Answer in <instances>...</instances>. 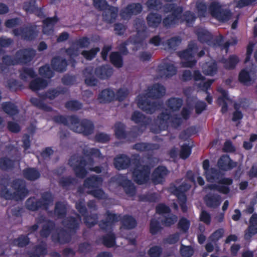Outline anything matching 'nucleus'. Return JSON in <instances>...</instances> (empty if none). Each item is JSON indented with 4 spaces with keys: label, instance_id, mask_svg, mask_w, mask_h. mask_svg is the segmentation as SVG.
<instances>
[{
    "label": "nucleus",
    "instance_id": "58",
    "mask_svg": "<svg viewBox=\"0 0 257 257\" xmlns=\"http://www.w3.org/2000/svg\"><path fill=\"white\" fill-rule=\"evenodd\" d=\"M84 222L86 225L90 227L94 225L97 222L98 216L96 214L92 215H84Z\"/></svg>",
    "mask_w": 257,
    "mask_h": 257
},
{
    "label": "nucleus",
    "instance_id": "29",
    "mask_svg": "<svg viewBox=\"0 0 257 257\" xmlns=\"http://www.w3.org/2000/svg\"><path fill=\"white\" fill-rule=\"evenodd\" d=\"M102 183V179L98 176L93 175L86 178L84 182L85 188L91 189L100 186Z\"/></svg>",
    "mask_w": 257,
    "mask_h": 257
},
{
    "label": "nucleus",
    "instance_id": "12",
    "mask_svg": "<svg viewBox=\"0 0 257 257\" xmlns=\"http://www.w3.org/2000/svg\"><path fill=\"white\" fill-rule=\"evenodd\" d=\"M177 67L170 62H164L158 65L156 70L157 78H169L176 75Z\"/></svg>",
    "mask_w": 257,
    "mask_h": 257
},
{
    "label": "nucleus",
    "instance_id": "40",
    "mask_svg": "<svg viewBox=\"0 0 257 257\" xmlns=\"http://www.w3.org/2000/svg\"><path fill=\"white\" fill-rule=\"evenodd\" d=\"M160 146L158 144H147L144 143H138L134 146V149L139 151L158 150Z\"/></svg>",
    "mask_w": 257,
    "mask_h": 257
},
{
    "label": "nucleus",
    "instance_id": "62",
    "mask_svg": "<svg viewBox=\"0 0 257 257\" xmlns=\"http://www.w3.org/2000/svg\"><path fill=\"white\" fill-rule=\"evenodd\" d=\"M100 51L99 48L96 47L93 48L89 51H83L81 54L83 57L88 60H92L96 55V54Z\"/></svg>",
    "mask_w": 257,
    "mask_h": 257
},
{
    "label": "nucleus",
    "instance_id": "53",
    "mask_svg": "<svg viewBox=\"0 0 257 257\" xmlns=\"http://www.w3.org/2000/svg\"><path fill=\"white\" fill-rule=\"evenodd\" d=\"M115 239L114 234L110 233L103 236L102 238V242L107 247H112L115 244Z\"/></svg>",
    "mask_w": 257,
    "mask_h": 257
},
{
    "label": "nucleus",
    "instance_id": "38",
    "mask_svg": "<svg viewBox=\"0 0 257 257\" xmlns=\"http://www.w3.org/2000/svg\"><path fill=\"white\" fill-rule=\"evenodd\" d=\"M202 67L203 73L207 75H213L217 71V64L213 61L204 64Z\"/></svg>",
    "mask_w": 257,
    "mask_h": 257
},
{
    "label": "nucleus",
    "instance_id": "37",
    "mask_svg": "<svg viewBox=\"0 0 257 257\" xmlns=\"http://www.w3.org/2000/svg\"><path fill=\"white\" fill-rule=\"evenodd\" d=\"M93 69L91 67H87L83 71L85 77V83L89 86H94L97 83V80L92 76Z\"/></svg>",
    "mask_w": 257,
    "mask_h": 257
},
{
    "label": "nucleus",
    "instance_id": "24",
    "mask_svg": "<svg viewBox=\"0 0 257 257\" xmlns=\"http://www.w3.org/2000/svg\"><path fill=\"white\" fill-rule=\"evenodd\" d=\"M204 201L208 207L216 208L220 205L221 198L217 194L209 193L204 197Z\"/></svg>",
    "mask_w": 257,
    "mask_h": 257
},
{
    "label": "nucleus",
    "instance_id": "59",
    "mask_svg": "<svg viewBox=\"0 0 257 257\" xmlns=\"http://www.w3.org/2000/svg\"><path fill=\"white\" fill-rule=\"evenodd\" d=\"M180 252L182 257H191L194 253V250L190 246H186L182 244Z\"/></svg>",
    "mask_w": 257,
    "mask_h": 257
},
{
    "label": "nucleus",
    "instance_id": "57",
    "mask_svg": "<svg viewBox=\"0 0 257 257\" xmlns=\"http://www.w3.org/2000/svg\"><path fill=\"white\" fill-rule=\"evenodd\" d=\"M149 10L158 11L161 9L162 4L159 0H149L146 4Z\"/></svg>",
    "mask_w": 257,
    "mask_h": 257
},
{
    "label": "nucleus",
    "instance_id": "35",
    "mask_svg": "<svg viewBox=\"0 0 257 257\" xmlns=\"http://www.w3.org/2000/svg\"><path fill=\"white\" fill-rule=\"evenodd\" d=\"M131 119L136 123H139L142 126H146L148 124L151 120L147 118L141 112L136 111H135L131 117Z\"/></svg>",
    "mask_w": 257,
    "mask_h": 257
},
{
    "label": "nucleus",
    "instance_id": "15",
    "mask_svg": "<svg viewBox=\"0 0 257 257\" xmlns=\"http://www.w3.org/2000/svg\"><path fill=\"white\" fill-rule=\"evenodd\" d=\"M158 213L162 214V222L165 226H169L174 224L177 220L176 216L169 213V208L164 204H161L156 207Z\"/></svg>",
    "mask_w": 257,
    "mask_h": 257
},
{
    "label": "nucleus",
    "instance_id": "55",
    "mask_svg": "<svg viewBox=\"0 0 257 257\" xmlns=\"http://www.w3.org/2000/svg\"><path fill=\"white\" fill-rule=\"evenodd\" d=\"M115 134L118 139H123L125 137V128L123 124L117 122L114 126Z\"/></svg>",
    "mask_w": 257,
    "mask_h": 257
},
{
    "label": "nucleus",
    "instance_id": "61",
    "mask_svg": "<svg viewBox=\"0 0 257 257\" xmlns=\"http://www.w3.org/2000/svg\"><path fill=\"white\" fill-rule=\"evenodd\" d=\"M59 94V91L57 89H49L47 92L44 94H41L40 95V98L44 100L48 98L51 100L54 99Z\"/></svg>",
    "mask_w": 257,
    "mask_h": 257
},
{
    "label": "nucleus",
    "instance_id": "44",
    "mask_svg": "<svg viewBox=\"0 0 257 257\" xmlns=\"http://www.w3.org/2000/svg\"><path fill=\"white\" fill-rule=\"evenodd\" d=\"M238 61V58L234 55L230 56L227 59H222L221 60L224 67L227 69L234 68Z\"/></svg>",
    "mask_w": 257,
    "mask_h": 257
},
{
    "label": "nucleus",
    "instance_id": "42",
    "mask_svg": "<svg viewBox=\"0 0 257 257\" xmlns=\"http://www.w3.org/2000/svg\"><path fill=\"white\" fill-rule=\"evenodd\" d=\"M67 204L65 202H58L55 204L54 214L58 218H62L66 214Z\"/></svg>",
    "mask_w": 257,
    "mask_h": 257
},
{
    "label": "nucleus",
    "instance_id": "14",
    "mask_svg": "<svg viewBox=\"0 0 257 257\" xmlns=\"http://www.w3.org/2000/svg\"><path fill=\"white\" fill-rule=\"evenodd\" d=\"M36 26H30L13 30V33L16 36H20L22 39L31 41L35 39L38 34Z\"/></svg>",
    "mask_w": 257,
    "mask_h": 257
},
{
    "label": "nucleus",
    "instance_id": "17",
    "mask_svg": "<svg viewBox=\"0 0 257 257\" xmlns=\"http://www.w3.org/2000/svg\"><path fill=\"white\" fill-rule=\"evenodd\" d=\"M204 175L207 181L210 182L218 181V184L227 185H231L232 183V180L230 178H223L219 179L221 173L217 169L214 168H211L204 172Z\"/></svg>",
    "mask_w": 257,
    "mask_h": 257
},
{
    "label": "nucleus",
    "instance_id": "52",
    "mask_svg": "<svg viewBox=\"0 0 257 257\" xmlns=\"http://www.w3.org/2000/svg\"><path fill=\"white\" fill-rule=\"evenodd\" d=\"M76 183V180L71 177H62L59 181L60 185L65 189L69 188Z\"/></svg>",
    "mask_w": 257,
    "mask_h": 257
},
{
    "label": "nucleus",
    "instance_id": "2",
    "mask_svg": "<svg viewBox=\"0 0 257 257\" xmlns=\"http://www.w3.org/2000/svg\"><path fill=\"white\" fill-rule=\"evenodd\" d=\"M0 183L1 195L6 199L22 200L28 193L25 182L22 179H15L11 182L10 178L7 176L1 179Z\"/></svg>",
    "mask_w": 257,
    "mask_h": 257
},
{
    "label": "nucleus",
    "instance_id": "32",
    "mask_svg": "<svg viewBox=\"0 0 257 257\" xmlns=\"http://www.w3.org/2000/svg\"><path fill=\"white\" fill-rule=\"evenodd\" d=\"M115 98V93L110 89L102 90L98 95V100L101 103L109 102Z\"/></svg>",
    "mask_w": 257,
    "mask_h": 257
},
{
    "label": "nucleus",
    "instance_id": "64",
    "mask_svg": "<svg viewBox=\"0 0 257 257\" xmlns=\"http://www.w3.org/2000/svg\"><path fill=\"white\" fill-rule=\"evenodd\" d=\"M75 207L82 215L84 216L87 213V209L85 207V200L81 199L75 203Z\"/></svg>",
    "mask_w": 257,
    "mask_h": 257
},
{
    "label": "nucleus",
    "instance_id": "1",
    "mask_svg": "<svg viewBox=\"0 0 257 257\" xmlns=\"http://www.w3.org/2000/svg\"><path fill=\"white\" fill-rule=\"evenodd\" d=\"M183 104V100L179 98H171L167 101L168 107L172 110H166L162 112L158 117L156 120L157 124L159 128L152 131L155 133H159L161 130H165L169 124L174 127L178 126L182 123V119L180 117L174 114V112L179 110Z\"/></svg>",
    "mask_w": 257,
    "mask_h": 257
},
{
    "label": "nucleus",
    "instance_id": "31",
    "mask_svg": "<svg viewBox=\"0 0 257 257\" xmlns=\"http://www.w3.org/2000/svg\"><path fill=\"white\" fill-rule=\"evenodd\" d=\"M58 22V19L54 17L53 18H48L43 21V33L46 35H51L53 32V27Z\"/></svg>",
    "mask_w": 257,
    "mask_h": 257
},
{
    "label": "nucleus",
    "instance_id": "27",
    "mask_svg": "<svg viewBox=\"0 0 257 257\" xmlns=\"http://www.w3.org/2000/svg\"><path fill=\"white\" fill-rule=\"evenodd\" d=\"M167 174L168 171L165 167H158L152 174V180L155 184L161 183Z\"/></svg>",
    "mask_w": 257,
    "mask_h": 257
},
{
    "label": "nucleus",
    "instance_id": "45",
    "mask_svg": "<svg viewBox=\"0 0 257 257\" xmlns=\"http://www.w3.org/2000/svg\"><path fill=\"white\" fill-rule=\"evenodd\" d=\"M2 106L4 111L10 115H14L18 113L17 107L11 102H4L2 104Z\"/></svg>",
    "mask_w": 257,
    "mask_h": 257
},
{
    "label": "nucleus",
    "instance_id": "56",
    "mask_svg": "<svg viewBox=\"0 0 257 257\" xmlns=\"http://www.w3.org/2000/svg\"><path fill=\"white\" fill-rule=\"evenodd\" d=\"M220 184H210L208 185L206 187L210 190H216L218 192L223 193V194H227L230 189L228 187H227V185H220Z\"/></svg>",
    "mask_w": 257,
    "mask_h": 257
},
{
    "label": "nucleus",
    "instance_id": "54",
    "mask_svg": "<svg viewBox=\"0 0 257 257\" xmlns=\"http://www.w3.org/2000/svg\"><path fill=\"white\" fill-rule=\"evenodd\" d=\"M27 208L32 211L37 210L40 207V202L39 200H37L35 198H30L28 199L26 203Z\"/></svg>",
    "mask_w": 257,
    "mask_h": 257
},
{
    "label": "nucleus",
    "instance_id": "23",
    "mask_svg": "<svg viewBox=\"0 0 257 257\" xmlns=\"http://www.w3.org/2000/svg\"><path fill=\"white\" fill-rule=\"evenodd\" d=\"M218 168L223 171L229 170L237 166L236 162H233L227 155H223L217 162Z\"/></svg>",
    "mask_w": 257,
    "mask_h": 257
},
{
    "label": "nucleus",
    "instance_id": "16",
    "mask_svg": "<svg viewBox=\"0 0 257 257\" xmlns=\"http://www.w3.org/2000/svg\"><path fill=\"white\" fill-rule=\"evenodd\" d=\"M150 173V168L148 166L137 164L133 172V177L135 181L139 184L146 183Z\"/></svg>",
    "mask_w": 257,
    "mask_h": 257
},
{
    "label": "nucleus",
    "instance_id": "51",
    "mask_svg": "<svg viewBox=\"0 0 257 257\" xmlns=\"http://www.w3.org/2000/svg\"><path fill=\"white\" fill-rule=\"evenodd\" d=\"M65 51L71 59L77 57L80 53V48L75 42L68 49H67Z\"/></svg>",
    "mask_w": 257,
    "mask_h": 257
},
{
    "label": "nucleus",
    "instance_id": "6",
    "mask_svg": "<svg viewBox=\"0 0 257 257\" xmlns=\"http://www.w3.org/2000/svg\"><path fill=\"white\" fill-rule=\"evenodd\" d=\"M106 220H101L99 226L100 228L105 231H109L112 228L113 224L120 220L121 221L122 226L126 229H132L137 225L136 219L132 216L124 215L121 218L120 215L107 212Z\"/></svg>",
    "mask_w": 257,
    "mask_h": 257
},
{
    "label": "nucleus",
    "instance_id": "41",
    "mask_svg": "<svg viewBox=\"0 0 257 257\" xmlns=\"http://www.w3.org/2000/svg\"><path fill=\"white\" fill-rule=\"evenodd\" d=\"M161 20L160 15L156 13H151L147 17L148 24L150 27L153 28L158 27Z\"/></svg>",
    "mask_w": 257,
    "mask_h": 257
},
{
    "label": "nucleus",
    "instance_id": "9",
    "mask_svg": "<svg viewBox=\"0 0 257 257\" xmlns=\"http://www.w3.org/2000/svg\"><path fill=\"white\" fill-rule=\"evenodd\" d=\"M209 11L213 17L220 22L228 21L231 17V13L230 10L224 9L216 2H213L210 4Z\"/></svg>",
    "mask_w": 257,
    "mask_h": 257
},
{
    "label": "nucleus",
    "instance_id": "7",
    "mask_svg": "<svg viewBox=\"0 0 257 257\" xmlns=\"http://www.w3.org/2000/svg\"><path fill=\"white\" fill-rule=\"evenodd\" d=\"M69 121L70 129L76 133H82L85 136H88L93 132L94 126L90 120L83 119L79 121L76 117H72Z\"/></svg>",
    "mask_w": 257,
    "mask_h": 257
},
{
    "label": "nucleus",
    "instance_id": "60",
    "mask_svg": "<svg viewBox=\"0 0 257 257\" xmlns=\"http://www.w3.org/2000/svg\"><path fill=\"white\" fill-rule=\"evenodd\" d=\"M13 165V161L8 158L3 157L0 159V168L2 170H6L10 169Z\"/></svg>",
    "mask_w": 257,
    "mask_h": 257
},
{
    "label": "nucleus",
    "instance_id": "46",
    "mask_svg": "<svg viewBox=\"0 0 257 257\" xmlns=\"http://www.w3.org/2000/svg\"><path fill=\"white\" fill-rule=\"evenodd\" d=\"M35 76V72L31 68H24L20 71V77L24 81H28L30 78Z\"/></svg>",
    "mask_w": 257,
    "mask_h": 257
},
{
    "label": "nucleus",
    "instance_id": "25",
    "mask_svg": "<svg viewBox=\"0 0 257 257\" xmlns=\"http://www.w3.org/2000/svg\"><path fill=\"white\" fill-rule=\"evenodd\" d=\"M113 69L109 65L97 67L95 70V75L99 79L105 80L109 78L113 74Z\"/></svg>",
    "mask_w": 257,
    "mask_h": 257
},
{
    "label": "nucleus",
    "instance_id": "13",
    "mask_svg": "<svg viewBox=\"0 0 257 257\" xmlns=\"http://www.w3.org/2000/svg\"><path fill=\"white\" fill-rule=\"evenodd\" d=\"M256 66L253 64L242 69L239 74V81L245 85L252 84L256 79Z\"/></svg>",
    "mask_w": 257,
    "mask_h": 257
},
{
    "label": "nucleus",
    "instance_id": "20",
    "mask_svg": "<svg viewBox=\"0 0 257 257\" xmlns=\"http://www.w3.org/2000/svg\"><path fill=\"white\" fill-rule=\"evenodd\" d=\"M36 52L32 49H25L18 51L16 53L18 63L26 64L32 60Z\"/></svg>",
    "mask_w": 257,
    "mask_h": 257
},
{
    "label": "nucleus",
    "instance_id": "47",
    "mask_svg": "<svg viewBox=\"0 0 257 257\" xmlns=\"http://www.w3.org/2000/svg\"><path fill=\"white\" fill-rule=\"evenodd\" d=\"M121 185L123 189L128 196H132L136 193V189L134 185L132 183L130 180H124L121 183Z\"/></svg>",
    "mask_w": 257,
    "mask_h": 257
},
{
    "label": "nucleus",
    "instance_id": "33",
    "mask_svg": "<svg viewBox=\"0 0 257 257\" xmlns=\"http://www.w3.org/2000/svg\"><path fill=\"white\" fill-rule=\"evenodd\" d=\"M40 207L47 210L49 206L53 204V197L50 192H45L42 194L41 199L39 200Z\"/></svg>",
    "mask_w": 257,
    "mask_h": 257
},
{
    "label": "nucleus",
    "instance_id": "39",
    "mask_svg": "<svg viewBox=\"0 0 257 257\" xmlns=\"http://www.w3.org/2000/svg\"><path fill=\"white\" fill-rule=\"evenodd\" d=\"M135 26L139 37H142L143 39L148 37L147 33L145 30V24L143 20L141 19L136 20L135 21Z\"/></svg>",
    "mask_w": 257,
    "mask_h": 257
},
{
    "label": "nucleus",
    "instance_id": "18",
    "mask_svg": "<svg viewBox=\"0 0 257 257\" xmlns=\"http://www.w3.org/2000/svg\"><path fill=\"white\" fill-rule=\"evenodd\" d=\"M191 187L190 184L187 183H183L178 187H176L175 189L173 191L174 195L178 198L179 201V204L183 212H186L187 207L185 204L186 197L185 192L188 190Z\"/></svg>",
    "mask_w": 257,
    "mask_h": 257
},
{
    "label": "nucleus",
    "instance_id": "63",
    "mask_svg": "<svg viewBox=\"0 0 257 257\" xmlns=\"http://www.w3.org/2000/svg\"><path fill=\"white\" fill-rule=\"evenodd\" d=\"M87 193L98 199H103L106 198V195L101 189L89 190L87 191Z\"/></svg>",
    "mask_w": 257,
    "mask_h": 257
},
{
    "label": "nucleus",
    "instance_id": "19",
    "mask_svg": "<svg viewBox=\"0 0 257 257\" xmlns=\"http://www.w3.org/2000/svg\"><path fill=\"white\" fill-rule=\"evenodd\" d=\"M142 10L143 7L141 4L132 3L121 10L120 16L123 20H129L133 16L140 14Z\"/></svg>",
    "mask_w": 257,
    "mask_h": 257
},
{
    "label": "nucleus",
    "instance_id": "4",
    "mask_svg": "<svg viewBox=\"0 0 257 257\" xmlns=\"http://www.w3.org/2000/svg\"><path fill=\"white\" fill-rule=\"evenodd\" d=\"M81 217L77 215L75 217H68L62 221L64 229H61L56 234H53L52 239L54 242L64 244L70 240L71 233L75 232L81 222Z\"/></svg>",
    "mask_w": 257,
    "mask_h": 257
},
{
    "label": "nucleus",
    "instance_id": "22",
    "mask_svg": "<svg viewBox=\"0 0 257 257\" xmlns=\"http://www.w3.org/2000/svg\"><path fill=\"white\" fill-rule=\"evenodd\" d=\"M257 233V214H253L249 220V225L244 232V239H250Z\"/></svg>",
    "mask_w": 257,
    "mask_h": 257
},
{
    "label": "nucleus",
    "instance_id": "11",
    "mask_svg": "<svg viewBox=\"0 0 257 257\" xmlns=\"http://www.w3.org/2000/svg\"><path fill=\"white\" fill-rule=\"evenodd\" d=\"M165 13H170L171 15H168L163 20V24L166 26L174 24L176 21L180 17L182 12L181 8L177 7L174 4H167L164 8Z\"/></svg>",
    "mask_w": 257,
    "mask_h": 257
},
{
    "label": "nucleus",
    "instance_id": "8",
    "mask_svg": "<svg viewBox=\"0 0 257 257\" xmlns=\"http://www.w3.org/2000/svg\"><path fill=\"white\" fill-rule=\"evenodd\" d=\"M198 48L195 43H190L188 48L179 53V57L181 59V63L184 67H192L196 63V60L193 58L194 56L196 54Z\"/></svg>",
    "mask_w": 257,
    "mask_h": 257
},
{
    "label": "nucleus",
    "instance_id": "49",
    "mask_svg": "<svg viewBox=\"0 0 257 257\" xmlns=\"http://www.w3.org/2000/svg\"><path fill=\"white\" fill-rule=\"evenodd\" d=\"M30 101L33 105L41 109L46 111L52 110L51 107L45 104L42 100L37 98H32L30 99Z\"/></svg>",
    "mask_w": 257,
    "mask_h": 257
},
{
    "label": "nucleus",
    "instance_id": "48",
    "mask_svg": "<svg viewBox=\"0 0 257 257\" xmlns=\"http://www.w3.org/2000/svg\"><path fill=\"white\" fill-rule=\"evenodd\" d=\"M110 60L111 63L117 68L122 66V58L118 52H113L110 55Z\"/></svg>",
    "mask_w": 257,
    "mask_h": 257
},
{
    "label": "nucleus",
    "instance_id": "26",
    "mask_svg": "<svg viewBox=\"0 0 257 257\" xmlns=\"http://www.w3.org/2000/svg\"><path fill=\"white\" fill-rule=\"evenodd\" d=\"M103 11L102 17L104 21L108 23H112L115 21L118 13L116 8L110 6Z\"/></svg>",
    "mask_w": 257,
    "mask_h": 257
},
{
    "label": "nucleus",
    "instance_id": "30",
    "mask_svg": "<svg viewBox=\"0 0 257 257\" xmlns=\"http://www.w3.org/2000/svg\"><path fill=\"white\" fill-rule=\"evenodd\" d=\"M51 65L54 70L61 72L66 70L67 64L65 59L57 57L52 59Z\"/></svg>",
    "mask_w": 257,
    "mask_h": 257
},
{
    "label": "nucleus",
    "instance_id": "21",
    "mask_svg": "<svg viewBox=\"0 0 257 257\" xmlns=\"http://www.w3.org/2000/svg\"><path fill=\"white\" fill-rule=\"evenodd\" d=\"M37 223H42V229L40 234L43 237H47L54 227V224L52 221L46 220L43 215H40L37 218Z\"/></svg>",
    "mask_w": 257,
    "mask_h": 257
},
{
    "label": "nucleus",
    "instance_id": "43",
    "mask_svg": "<svg viewBox=\"0 0 257 257\" xmlns=\"http://www.w3.org/2000/svg\"><path fill=\"white\" fill-rule=\"evenodd\" d=\"M23 175L27 179L31 181L35 180L40 176V173L34 168H28L24 170Z\"/></svg>",
    "mask_w": 257,
    "mask_h": 257
},
{
    "label": "nucleus",
    "instance_id": "50",
    "mask_svg": "<svg viewBox=\"0 0 257 257\" xmlns=\"http://www.w3.org/2000/svg\"><path fill=\"white\" fill-rule=\"evenodd\" d=\"M192 104V99L188 97L187 99V106L184 107L181 111V115L184 119H187L189 118V115L193 110Z\"/></svg>",
    "mask_w": 257,
    "mask_h": 257
},
{
    "label": "nucleus",
    "instance_id": "34",
    "mask_svg": "<svg viewBox=\"0 0 257 257\" xmlns=\"http://www.w3.org/2000/svg\"><path fill=\"white\" fill-rule=\"evenodd\" d=\"M218 91L221 94V96L218 99V103L222 106L221 112L225 113L227 110V102L230 101V99L228 97L226 91L222 88H218Z\"/></svg>",
    "mask_w": 257,
    "mask_h": 257
},
{
    "label": "nucleus",
    "instance_id": "5",
    "mask_svg": "<svg viewBox=\"0 0 257 257\" xmlns=\"http://www.w3.org/2000/svg\"><path fill=\"white\" fill-rule=\"evenodd\" d=\"M93 164V161L91 158L86 160L83 157L78 155L72 156L69 162V164L73 168L76 175L80 178H84L87 173L85 167L97 173L102 171V168L99 166L92 167Z\"/></svg>",
    "mask_w": 257,
    "mask_h": 257
},
{
    "label": "nucleus",
    "instance_id": "10",
    "mask_svg": "<svg viewBox=\"0 0 257 257\" xmlns=\"http://www.w3.org/2000/svg\"><path fill=\"white\" fill-rule=\"evenodd\" d=\"M196 34L200 42H205L208 45L216 47L221 46L222 44L223 38L221 36L213 37L211 34L205 29L201 28L197 29Z\"/></svg>",
    "mask_w": 257,
    "mask_h": 257
},
{
    "label": "nucleus",
    "instance_id": "3",
    "mask_svg": "<svg viewBox=\"0 0 257 257\" xmlns=\"http://www.w3.org/2000/svg\"><path fill=\"white\" fill-rule=\"evenodd\" d=\"M166 92L165 87L159 84H154L150 89L146 95L138 96V107L150 114L154 113L161 106L160 102L155 100H151L150 98H160L163 96Z\"/></svg>",
    "mask_w": 257,
    "mask_h": 257
},
{
    "label": "nucleus",
    "instance_id": "36",
    "mask_svg": "<svg viewBox=\"0 0 257 257\" xmlns=\"http://www.w3.org/2000/svg\"><path fill=\"white\" fill-rule=\"evenodd\" d=\"M48 82L46 80L41 78H37L30 82L29 87L32 90L36 91L43 89L46 88Z\"/></svg>",
    "mask_w": 257,
    "mask_h": 257
},
{
    "label": "nucleus",
    "instance_id": "28",
    "mask_svg": "<svg viewBox=\"0 0 257 257\" xmlns=\"http://www.w3.org/2000/svg\"><path fill=\"white\" fill-rule=\"evenodd\" d=\"M130 163V159L124 155L118 156L114 160L115 167L118 170L127 168L129 166Z\"/></svg>",
    "mask_w": 257,
    "mask_h": 257
}]
</instances>
